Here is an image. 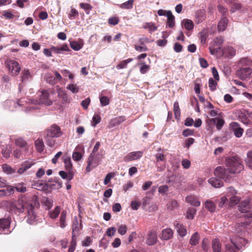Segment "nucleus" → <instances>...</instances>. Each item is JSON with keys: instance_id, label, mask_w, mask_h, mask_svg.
<instances>
[{"instance_id": "obj_20", "label": "nucleus", "mask_w": 252, "mask_h": 252, "mask_svg": "<svg viewBox=\"0 0 252 252\" xmlns=\"http://www.w3.org/2000/svg\"><path fill=\"white\" fill-rule=\"evenodd\" d=\"M174 225L179 235L184 237L187 234L186 228L182 224L177 222L176 223H175Z\"/></svg>"}, {"instance_id": "obj_13", "label": "nucleus", "mask_w": 252, "mask_h": 252, "mask_svg": "<svg viewBox=\"0 0 252 252\" xmlns=\"http://www.w3.org/2000/svg\"><path fill=\"white\" fill-rule=\"evenodd\" d=\"M142 155L143 153L141 151L132 152L128 154L124 157V160L129 161L136 160L140 158Z\"/></svg>"}, {"instance_id": "obj_29", "label": "nucleus", "mask_w": 252, "mask_h": 252, "mask_svg": "<svg viewBox=\"0 0 252 252\" xmlns=\"http://www.w3.org/2000/svg\"><path fill=\"white\" fill-rule=\"evenodd\" d=\"M70 45L71 48L74 50L78 51L82 48L83 43L82 41H81L80 42L76 41H73L70 42Z\"/></svg>"}, {"instance_id": "obj_45", "label": "nucleus", "mask_w": 252, "mask_h": 252, "mask_svg": "<svg viewBox=\"0 0 252 252\" xmlns=\"http://www.w3.org/2000/svg\"><path fill=\"white\" fill-rule=\"evenodd\" d=\"M134 0H128L127 1L122 3L120 7L124 9H130L132 8L133 3Z\"/></svg>"}, {"instance_id": "obj_43", "label": "nucleus", "mask_w": 252, "mask_h": 252, "mask_svg": "<svg viewBox=\"0 0 252 252\" xmlns=\"http://www.w3.org/2000/svg\"><path fill=\"white\" fill-rule=\"evenodd\" d=\"M196 213V209L193 208H189L187 212V218L188 219L192 220L194 215Z\"/></svg>"}, {"instance_id": "obj_61", "label": "nucleus", "mask_w": 252, "mask_h": 252, "mask_svg": "<svg viewBox=\"0 0 252 252\" xmlns=\"http://www.w3.org/2000/svg\"><path fill=\"white\" fill-rule=\"evenodd\" d=\"M82 158V155L76 151L73 152L72 154V158L75 161H79Z\"/></svg>"}, {"instance_id": "obj_7", "label": "nucleus", "mask_w": 252, "mask_h": 252, "mask_svg": "<svg viewBox=\"0 0 252 252\" xmlns=\"http://www.w3.org/2000/svg\"><path fill=\"white\" fill-rule=\"evenodd\" d=\"M229 174L226 168H224L221 166L217 167L214 171V174L217 178L222 179L226 181L228 179Z\"/></svg>"}, {"instance_id": "obj_8", "label": "nucleus", "mask_w": 252, "mask_h": 252, "mask_svg": "<svg viewBox=\"0 0 252 252\" xmlns=\"http://www.w3.org/2000/svg\"><path fill=\"white\" fill-rule=\"evenodd\" d=\"M252 73V68L250 67H241L236 71V75L240 79L244 80L248 78Z\"/></svg>"}, {"instance_id": "obj_19", "label": "nucleus", "mask_w": 252, "mask_h": 252, "mask_svg": "<svg viewBox=\"0 0 252 252\" xmlns=\"http://www.w3.org/2000/svg\"><path fill=\"white\" fill-rule=\"evenodd\" d=\"M167 21L166 26L169 28H173L175 26V17L171 11H167Z\"/></svg>"}, {"instance_id": "obj_38", "label": "nucleus", "mask_w": 252, "mask_h": 252, "mask_svg": "<svg viewBox=\"0 0 252 252\" xmlns=\"http://www.w3.org/2000/svg\"><path fill=\"white\" fill-rule=\"evenodd\" d=\"M65 168L68 171H70L72 168V164L70 157H66L64 158Z\"/></svg>"}, {"instance_id": "obj_30", "label": "nucleus", "mask_w": 252, "mask_h": 252, "mask_svg": "<svg viewBox=\"0 0 252 252\" xmlns=\"http://www.w3.org/2000/svg\"><path fill=\"white\" fill-rule=\"evenodd\" d=\"M239 120L245 125H249L251 122L247 115L244 113H241L239 115Z\"/></svg>"}, {"instance_id": "obj_15", "label": "nucleus", "mask_w": 252, "mask_h": 252, "mask_svg": "<svg viewBox=\"0 0 252 252\" xmlns=\"http://www.w3.org/2000/svg\"><path fill=\"white\" fill-rule=\"evenodd\" d=\"M238 209L242 213L249 212L250 209V204L249 199H246L242 201L238 205Z\"/></svg>"}, {"instance_id": "obj_1", "label": "nucleus", "mask_w": 252, "mask_h": 252, "mask_svg": "<svg viewBox=\"0 0 252 252\" xmlns=\"http://www.w3.org/2000/svg\"><path fill=\"white\" fill-rule=\"evenodd\" d=\"M250 222L246 221L243 222L238 223L235 226V233L237 234L236 238L232 237L230 238L231 242L237 250H241L243 246L247 243L246 240L240 236L243 235L246 229L250 225Z\"/></svg>"}, {"instance_id": "obj_60", "label": "nucleus", "mask_w": 252, "mask_h": 252, "mask_svg": "<svg viewBox=\"0 0 252 252\" xmlns=\"http://www.w3.org/2000/svg\"><path fill=\"white\" fill-rule=\"evenodd\" d=\"M209 245L208 239H204L202 242V248L205 252H207L209 249Z\"/></svg>"}, {"instance_id": "obj_42", "label": "nucleus", "mask_w": 252, "mask_h": 252, "mask_svg": "<svg viewBox=\"0 0 252 252\" xmlns=\"http://www.w3.org/2000/svg\"><path fill=\"white\" fill-rule=\"evenodd\" d=\"M12 188H14V189H15L18 192L22 193L26 192L27 190L26 187L23 183L17 184L15 187H12Z\"/></svg>"}, {"instance_id": "obj_51", "label": "nucleus", "mask_w": 252, "mask_h": 252, "mask_svg": "<svg viewBox=\"0 0 252 252\" xmlns=\"http://www.w3.org/2000/svg\"><path fill=\"white\" fill-rule=\"evenodd\" d=\"M99 100L101 106H106L109 104V99L107 96H100Z\"/></svg>"}, {"instance_id": "obj_24", "label": "nucleus", "mask_w": 252, "mask_h": 252, "mask_svg": "<svg viewBox=\"0 0 252 252\" xmlns=\"http://www.w3.org/2000/svg\"><path fill=\"white\" fill-rule=\"evenodd\" d=\"M213 252H222L221 245L219 239H216L212 242Z\"/></svg>"}, {"instance_id": "obj_56", "label": "nucleus", "mask_w": 252, "mask_h": 252, "mask_svg": "<svg viewBox=\"0 0 252 252\" xmlns=\"http://www.w3.org/2000/svg\"><path fill=\"white\" fill-rule=\"evenodd\" d=\"M58 96L59 97L62 99L64 102H68L69 99L68 98L65 94V93L63 91H60L58 93Z\"/></svg>"}, {"instance_id": "obj_40", "label": "nucleus", "mask_w": 252, "mask_h": 252, "mask_svg": "<svg viewBox=\"0 0 252 252\" xmlns=\"http://www.w3.org/2000/svg\"><path fill=\"white\" fill-rule=\"evenodd\" d=\"M32 187L33 189L39 190H43L46 189V186L45 184H42L41 182H38L36 183H34L32 185Z\"/></svg>"}, {"instance_id": "obj_4", "label": "nucleus", "mask_w": 252, "mask_h": 252, "mask_svg": "<svg viewBox=\"0 0 252 252\" xmlns=\"http://www.w3.org/2000/svg\"><path fill=\"white\" fill-rule=\"evenodd\" d=\"M102 158V153H97V154L91 153L88 158V165L86 169V171L87 172H90L93 168L98 165Z\"/></svg>"}, {"instance_id": "obj_31", "label": "nucleus", "mask_w": 252, "mask_h": 252, "mask_svg": "<svg viewBox=\"0 0 252 252\" xmlns=\"http://www.w3.org/2000/svg\"><path fill=\"white\" fill-rule=\"evenodd\" d=\"M245 161L246 165L252 170V151H249L247 152Z\"/></svg>"}, {"instance_id": "obj_55", "label": "nucleus", "mask_w": 252, "mask_h": 252, "mask_svg": "<svg viewBox=\"0 0 252 252\" xmlns=\"http://www.w3.org/2000/svg\"><path fill=\"white\" fill-rule=\"evenodd\" d=\"M15 144L17 146L21 148L25 147L27 145L26 142L21 138H18L15 140Z\"/></svg>"}, {"instance_id": "obj_52", "label": "nucleus", "mask_w": 252, "mask_h": 252, "mask_svg": "<svg viewBox=\"0 0 252 252\" xmlns=\"http://www.w3.org/2000/svg\"><path fill=\"white\" fill-rule=\"evenodd\" d=\"M59 175L63 179H68L69 180H70L73 178L72 174L69 173V175H68L66 172L63 171H60L59 172Z\"/></svg>"}, {"instance_id": "obj_46", "label": "nucleus", "mask_w": 252, "mask_h": 252, "mask_svg": "<svg viewBox=\"0 0 252 252\" xmlns=\"http://www.w3.org/2000/svg\"><path fill=\"white\" fill-rule=\"evenodd\" d=\"M174 111L176 119H178L180 117V110L178 102H175L174 103Z\"/></svg>"}, {"instance_id": "obj_27", "label": "nucleus", "mask_w": 252, "mask_h": 252, "mask_svg": "<svg viewBox=\"0 0 252 252\" xmlns=\"http://www.w3.org/2000/svg\"><path fill=\"white\" fill-rule=\"evenodd\" d=\"M208 182L215 188H220L223 186V183L220 180L216 178H211L208 180Z\"/></svg>"}, {"instance_id": "obj_36", "label": "nucleus", "mask_w": 252, "mask_h": 252, "mask_svg": "<svg viewBox=\"0 0 252 252\" xmlns=\"http://www.w3.org/2000/svg\"><path fill=\"white\" fill-rule=\"evenodd\" d=\"M10 226L9 220L7 219H0V229H4Z\"/></svg>"}, {"instance_id": "obj_21", "label": "nucleus", "mask_w": 252, "mask_h": 252, "mask_svg": "<svg viewBox=\"0 0 252 252\" xmlns=\"http://www.w3.org/2000/svg\"><path fill=\"white\" fill-rule=\"evenodd\" d=\"M228 20L226 17H222L220 20L218 28L220 32L224 31L226 28L227 25Z\"/></svg>"}, {"instance_id": "obj_10", "label": "nucleus", "mask_w": 252, "mask_h": 252, "mask_svg": "<svg viewBox=\"0 0 252 252\" xmlns=\"http://www.w3.org/2000/svg\"><path fill=\"white\" fill-rule=\"evenodd\" d=\"M62 134L61 129L59 126L56 125L52 126L47 131V135L49 137H58Z\"/></svg>"}, {"instance_id": "obj_37", "label": "nucleus", "mask_w": 252, "mask_h": 252, "mask_svg": "<svg viewBox=\"0 0 252 252\" xmlns=\"http://www.w3.org/2000/svg\"><path fill=\"white\" fill-rule=\"evenodd\" d=\"M240 200V197L236 195H232L229 197V204L231 206L236 205Z\"/></svg>"}, {"instance_id": "obj_62", "label": "nucleus", "mask_w": 252, "mask_h": 252, "mask_svg": "<svg viewBox=\"0 0 252 252\" xmlns=\"http://www.w3.org/2000/svg\"><path fill=\"white\" fill-rule=\"evenodd\" d=\"M241 5L239 3L234 2L232 4L230 11L232 13L241 9Z\"/></svg>"}, {"instance_id": "obj_28", "label": "nucleus", "mask_w": 252, "mask_h": 252, "mask_svg": "<svg viewBox=\"0 0 252 252\" xmlns=\"http://www.w3.org/2000/svg\"><path fill=\"white\" fill-rule=\"evenodd\" d=\"M143 28L145 29H147L150 33H152L157 30V26H156L153 22L145 23L143 26Z\"/></svg>"}, {"instance_id": "obj_18", "label": "nucleus", "mask_w": 252, "mask_h": 252, "mask_svg": "<svg viewBox=\"0 0 252 252\" xmlns=\"http://www.w3.org/2000/svg\"><path fill=\"white\" fill-rule=\"evenodd\" d=\"M186 201L192 206L197 207L200 205V202L194 196L189 195L186 197Z\"/></svg>"}, {"instance_id": "obj_63", "label": "nucleus", "mask_w": 252, "mask_h": 252, "mask_svg": "<svg viewBox=\"0 0 252 252\" xmlns=\"http://www.w3.org/2000/svg\"><path fill=\"white\" fill-rule=\"evenodd\" d=\"M237 194V191L232 187H230L227 188V195L228 197H230L234 195Z\"/></svg>"}, {"instance_id": "obj_16", "label": "nucleus", "mask_w": 252, "mask_h": 252, "mask_svg": "<svg viewBox=\"0 0 252 252\" xmlns=\"http://www.w3.org/2000/svg\"><path fill=\"white\" fill-rule=\"evenodd\" d=\"M173 235V232L170 228H166L162 230L160 238L164 240L171 239Z\"/></svg>"}, {"instance_id": "obj_12", "label": "nucleus", "mask_w": 252, "mask_h": 252, "mask_svg": "<svg viewBox=\"0 0 252 252\" xmlns=\"http://www.w3.org/2000/svg\"><path fill=\"white\" fill-rule=\"evenodd\" d=\"M158 240L157 235L155 231H150L146 238V244L149 246L155 245Z\"/></svg>"}, {"instance_id": "obj_64", "label": "nucleus", "mask_w": 252, "mask_h": 252, "mask_svg": "<svg viewBox=\"0 0 252 252\" xmlns=\"http://www.w3.org/2000/svg\"><path fill=\"white\" fill-rule=\"evenodd\" d=\"M80 7L84 9L87 14L89 13L90 10L92 9V7L90 4L86 3H81L80 4Z\"/></svg>"}, {"instance_id": "obj_3", "label": "nucleus", "mask_w": 252, "mask_h": 252, "mask_svg": "<svg viewBox=\"0 0 252 252\" xmlns=\"http://www.w3.org/2000/svg\"><path fill=\"white\" fill-rule=\"evenodd\" d=\"M38 96L39 98L37 100L30 99L28 100L29 105L27 107L29 108L30 110L37 108V107L32 106V104H44L48 106L52 105V102L49 98V94L47 90H43L41 92H39Z\"/></svg>"}, {"instance_id": "obj_50", "label": "nucleus", "mask_w": 252, "mask_h": 252, "mask_svg": "<svg viewBox=\"0 0 252 252\" xmlns=\"http://www.w3.org/2000/svg\"><path fill=\"white\" fill-rule=\"evenodd\" d=\"M67 90H70L72 93H77L79 92V88L75 84H69L66 87Z\"/></svg>"}, {"instance_id": "obj_25", "label": "nucleus", "mask_w": 252, "mask_h": 252, "mask_svg": "<svg viewBox=\"0 0 252 252\" xmlns=\"http://www.w3.org/2000/svg\"><path fill=\"white\" fill-rule=\"evenodd\" d=\"M61 212V207L57 206L53 210L50 211L48 215L52 219H56Z\"/></svg>"}, {"instance_id": "obj_26", "label": "nucleus", "mask_w": 252, "mask_h": 252, "mask_svg": "<svg viewBox=\"0 0 252 252\" xmlns=\"http://www.w3.org/2000/svg\"><path fill=\"white\" fill-rule=\"evenodd\" d=\"M67 212L66 211H63L61 212V216L60 218V226L62 228H64L66 225V218Z\"/></svg>"}, {"instance_id": "obj_17", "label": "nucleus", "mask_w": 252, "mask_h": 252, "mask_svg": "<svg viewBox=\"0 0 252 252\" xmlns=\"http://www.w3.org/2000/svg\"><path fill=\"white\" fill-rule=\"evenodd\" d=\"M80 227L81 224H79L78 220L77 218L75 217L73 220V222L72 226V235H73V236H77L78 235Z\"/></svg>"}, {"instance_id": "obj_33", "label": "nucleus", "mask_w": 252, "mask_h": 252, "mask_svg": "<svg viewBox=\"0 0 252 252\" xmlns=\"http://www.w3.org/2000/svg\"><path fill=\"white\" fill-rule=\"evenodd\" d=\"M34 144L36 150L38 152L41 153L43 151L44 149V145L41 139H37L35 140Z\"/></svg>"}, {"instance_id": "obj_59", "label": "nucleus", "mask_w": 252, "mask_h": 252, "mask_svg": "<svg viewBox=\"0 0 252 252\" xmlns=\"http://www.w3.org/2000/svg\"><path fill=\"white\" fill-rule=\"evenodd\" d=\"M118 231L122 235H125L127 231V227L126 225L121 224L119 226Z\"/></svg>"}, {"instance_id": "obj_58", "label": "nucleus", "mask_w": 252, "mask_h": 252, "mask_svg": "<svg viewBox=\"0 0 252 252\" xmlns=\"http://www.w3.org/2000/svg\"><path fill=\"white\" fill-rule=\"evenodd\" d=\"M142 65L140 68V72L142 74L146 73L150 68V66L147 65L145 63H140Z\"/></svg>"}, {"instance_id": "obj_11", "label": "nucleus", "mask_w": 252, "mask_h": 252, "mask_svg": "<svg viewBox=\"0 0 252 252\" xmlns=\"http://www.w3.org/2000/svg\"><path fill=\"white\" fill-rule=\"evenodd\" d=\"M28 219L27 222L31 224H32L36 220V215L34 211V206L30 205L27 208Z\"/></svg>"}, {"instance_id": "obj_48", "label": "nucleus", "mask_w": 252, "mask_h": 252, "mask_svg": "<svg viewBox=\"0 0 252 252\" xmlns=\"http://www.w3.org/2000/svg\"><path fill=\"white\" fill-rule=\"evenodd\" d=\"M77 237V236H73V235H72L70 246L68 249V252H73L74 251L76 245Z\"/></svg>"}, {"instance_id": "obj_54", "label": "nucleus", "mask_w": 252, "mask_h": 252, "mask_svg": "<svg viewBox=\"0 0 252 252\" xmlns=\"http://www.w3.org/2000/svg\"><path fill=\"white\" fill-rule=\"evenodd\" d=\"M225 252H238L237 250L235 248V246L232 245V243L227 244L225 245Z\"/></svg>"}, {"instance_id": "obj_41", "label": "nucleus", "mask_w": 252, "mask_h": 252, "mask_svg": "<svg viewBox=\"0 0 252 252\" xmlns=\"http://www.w3.org/2000/svg\"><path fill=\"white\" fill-rule=\"evenodd\" d=\"M15 207L19 213H22L24 211V204L22 200H18Z\"/></svg>"}, {"instance_id": "obj_9", "label": "nucleus", "mask_w": 252, "mask_h": 252, "mask_svg": "<svg viewBox=\"0 0 252 252\" xmlns=\"http://www.w3.org/2000/svg\"><path fill=\"white\" fill-rule=\"evenodd\" d=\"M230 127L236 137L240 138L242 136L244 130L238 123L232 122L230 124Z\"/></svg>"}, {"instance_id": "obj_14", "label": "nucleus", "mask_w": 252, "mask_h": 252, "mask_svg": "<svg viewBox=\"0 0 252 252\" xmlns=\"http://www.w3.org/2000/svg\"><path fill=\"white\" fill-rule=\"evenodd\" d=\"M34 163L32 159H30L23 162L21 167L18 170L17 172L20 174L24 173L27 170L31 168L32 165H34Z\"/></svg>"}, {"instance_id": "obj_39", "label": "nucleus", "mask_w": 252, "mask_h": 252, "mask_svg": "<svg viewBox=\"0 0 252 252\" xmlns=\"http://www.w3.org/2000/svg\"><path fill=\"white\" fill-rule=\"evenodd\" d=\"M132 61V59L131 58H129L128 59L124 60L120 62V63L116 66V68L118 69L126 68V67L127 64L131 62Z\"/></svg>"}, {"instance_id": "obj_6", "label": "nucleus", "mask_w": 252, "mask_h": 252, "mask_svg": "<svg viewBox=\"0 0 252 252\" xmlns=\"http://www.w3.org/2000/svg\"><path fill=\"white\" fill-rule=\"evenodd\" d=\"M6 66L9 72L13 76L17 75L21 70V66L19 64L14 60L7 61Z\"/></svg>"}, {"instance_id": "obj_2", "label": "nucleus", "mask_w": 252, "mask_h": 252, "mask_svg": "<svg viewBox=\"0 0 252 252\" xmlns=\"http://www.w3.org/2000/svg\"><path fill=\"white\" fill-rule=\"evenodd\" d=\"M241 159L237 156H233L225 158V165L229 174H236L243 169Z\"/></svg>"}, {"instance_id": "obj_5", "label": "nucleus", "mask_w": 252, "mask_h": 252, "mask_svg": "<svg viewBox=\"0 0 252 252\" xmlns=\"http://www.w3.org/2000/svg\"><path fill=\"white\" fill-rule=\"evenodd\" d=\"M223 41L224 40L221 36H218L211 42L209 47L211 54L216 55L221 50L220 46L223 43Z\"/></svg>"}, {"instance_id": "obj_34", "label": "nucleus", "mask_w": 252, "mask_h": 252, "mask_svg": "<svg viewBox=\"0 0 252 252\" xmlns=\"http://www.w3.org/2000/svg\"><path fill=\"white\" fill-rule=\"evenodd\" d=\"M182 25L187 30H190L193 28V22L189 19H184L182 22Z\"/></svg>"}, {"instance_id": "obj_44", "label": "nucleus", "mask_w": 252, "mask_h": 252, "mask_svg": "<svg viewBox=\"0 0 252 252\" xmlns=\"http://www.w3.org/2000/svg\"><path fill=\"white\" fill-rule=\"evenodd\" d=\"M178 205L176 200H171L167 204V207L170 210H174L178 208Z\"/></svg>"}, {"instance_id": "obj_49", "label": "nucleus", "mask_w": 252, "mask_h": 252, "mask_svg": "<svg viewBox=\"0 0 252 252\" xmlns=\"http://www.w3.org/2000/svg\"><path fill=\"white\" fill-rule=\"evenodd\" d=\"M251 60L248 58H244L241 59L239 62L240 67H243V66L248 65L251 64Z\"/></svg>"}, {"instance_id": "obj_32", "label": "nucleus", "mask_w": 252, "mask_h": 252, "mask_svg": "<svg viewBox=\"0 0 252 252\" xmlns=\"http://www.w3.org/2000/svg\"><path fill=\"white\" fill-rule=\"evenodd\" d=\"M200 240V236L197 232H195L190 239L189 243L192 246L197 245Z\"/></svg>"}, {"instance_id": "obj_35", "label": "nucleus", "mask_w": 252, "mask_h": 252, "mask_svg": "<svg viewBox=\"0 0 252 252\" xmlns=\"http://www.w3.org/2000/svg\"><path fill=\"white\" fill-rule=\"evenodd\" d=\"M125 120V119L124 117H119L117 118H115L113 119H112L110 123V125L111 126H118L120 125L121 123L124 122Z\"/></svg>"}, {"instance_id": "obj_23", "label": "nucleus", "mask_w": 252, "mask_h": 252, "mask_svg": "<svg viewBox=\"0 0 252 252\" xmlns=\"http://www.w3.org/2000/svg\"><path fill=\"white\" fill-rule=\"evenodd\" d=\"M206 208L210 212L213 213L216 211V205L214 201L207 200L204 203Z\"/></svg>"}, {"instance_id": "obj_22", "label": "nucleus", "mask_w": 252, "mask_h": 252, "mask_svg": "<svg viewBox=\"0 0 252 252\" xmlns=\"http://www.w3.org/2000/svg\"><path fill=\"white\" fill-rule=\"evenodd\" d=\"M14 193V188L8 186L5 189H0V197L9 196Z\"/></svg>"}, {"instance_id": "obj_47", "label": "nucleus", "mask_w": 252, "mask_h": 252, "mask_svg": "<svg viewBox=\"0 0 252 252\" xmlns=\"http://www.w3.org/2000/svg\"><path fill=\"white\" fill-rule=\"evenodd\" d=\"M46 82L52 85H54L56 83V79L51 74H47L46 76Z\"/></svg>"}, {"instance_id": "obj_53", "label": "nucleus", "mask_w": 252, "mask_h": 252, "mask_svg": "<svg viewBox=\"0 0 252 252\" xmlns=\"http://www.w3.org/2000/svg\"><path fill=\"white\" fill-rule=\"evenodd\" d=\"M217 83L213 78H210L209 80V87L210 89L213 91L216 89Z\"/></svg>"}, {"instance_id": "obj_57", "label": "nucleus", "mask_w": 252, "mask_h": 252, "mask_svg": "<svg viewBox=\"0 0 252 252\" xmlns=\"http://www.w3.org/2000/svg\"><path fill=\"white\" fill-rule=\"evenodd\" d=\"M196 17L197 19V22L200 23L205 19L204 12L203 11H197L196 13Z\"/></svg>"}]
</instances>
